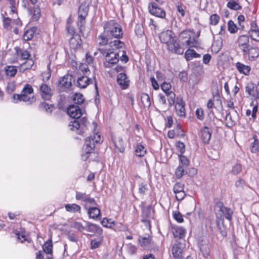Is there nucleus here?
Listing matches in <instances>:
<instances>
[{"mask_svg": "<svg viewBox=\"0 0 259 259\" xmlns=\"http://www.w3.org/2000/svg\"><path fill=\"white\" fill-rule=\"evenodd\" d=\"M249 34L253 39L259 41V30L249 31Z\"/></svg>", "mask_w": 259, "mask_h": 259, "instance_id": "338daca9", "label": "nucleus"}, {"mask_svg": "<svg viewBox=\"0 0 259 259\" xmlns=\"http://www.w3.org/2000/svg\"><path fill=\"white\" fill-rule=\"evenodd\" d=\"M227 6L229 9L233 10H238L241 9V6L238 2H228Z\"/></svg>", "mask_w": 259, "mask_h": 259, "instance_id": "c03bdc74", "label": "nucleus"}, {"mask_svg": "<svg viewBox=\"0 0 259 259\" xmlns=\"http://www.w3.org/2000/svg\"><path fill=\"white\" fill-rule=\"evenodd\" d=\"M148 9L150 13L152 15L161 18H165L166 15L165 12L159 6L158 4L155 2L151 3L149 4Z\"/></svg>", "mask_w": 259, "mask_h": 259, "instance_id": "1a4fd4ad", "label": "nucleus"}, {"mask_svg": "<svg viewBox=\"0 0 259 259\" xmlns=\"http://www.w3.org/2000/svg\"><path fill=\"white\" fill-rule=\"evenodd\" d=\"M216 207L219 208V211L224 215L226 219L231 221L233 211L231 208L225 206L221 202H219L216 204Z\"/></svg>", "mask_w": 259, "mask_h": 259, "instance_id": "9d476101", "label": "nucleus"}, {"mask_svg": "<svg viewBox=\"0 0 259 259\" xmlns=\"http://www.w3.org/2000/svg\"><path fill=\"white\" fill-rule=\"evenodd\" d=\"M72 100L75 104H71L67 107L64 108L62 104L59 102L58 103V107L59 109H61L62 111H66V113H84L86 111L82 106H80L84 101V99L82 94L80 93H75L73 95Z\"/></svg>", "mask_w": 259, "mask_h": 259, "instance_id": "7ed1b4c3", "label": "nucleus"}, {"mask_svg": "<svg viewBox=\"0 0 259 259\" xmlns=\"http://www.w3.org/2000/svg\"><path fill=\"white\" fill-rule=\"evenodd\" d=\"M65 208L66 211L73 213H75L76 212H80L81 209L80 206L75 203L66 204Z\"/></svg>", "mask_w": 259, "mask_h": 259, "instance_id": "c85d7f7f", "label": "nucleus"}, {"mask_svg": "<svg viewBox=\"0 0 259 259\" xmlns=\"http://www.w3.org/2000/svg\"><path fill=\"white\" fill-rule=\"evenodd\" d=\"M52 248L53 245L52 243V241L50 240V242H46L42 246L43 250L42 251L47 254H50L52 252Z\"/></svg>", "mask_w": 259, "mask_h": 259, "instance_id": "4c0bfd02", "label": "nucleus"}, {"mask_svg": "<svg viewBox=\"0 0 259 259\" xmlns=\"http://www.w3.org/2000/svg\"><path fill=\"white\" fill-rule=\"evenodd\" d=\"M38 108L42 112L51 113L53 112L55 107L53 104H49L45 102H42L39 104Z\"/></svg>", "mask_w": 259, "mask_h": 259, "instance_id": "4be33fe9", "label": "nucleus"}, {"mask_svg": "<svg viewBox=\"0 0 259 259\" xmlns=\"http://www.w3.org/2000/svg\"><path fill=\"white\" fill-rule=\"evenodd\" d=\"M184 168L183 166H179L176 170V176L178 179H180L182 177L184 174Z\"/></svg>", "mask_w": 259, "mask_h": 259, "instance_id": "5fc2aeb1", "label": "nucleus"}, {"mask_svg": "<svg viewBox=\"0 0 259 259\" xmlns=\"http://www.w3.org/2000/svg\"><path fill=\"white\" fill-rule=\"evenodd\" d=\"M228 30L231 33H236L237 31V27L232 20H229L228 22Z\"/></svg>", "mask_w": 259, "mask_h": 259, "instance_id": "de8ad7c7", "label": "nucleus"}, {"mask_svg": "<svg viewBox=\"0 0 259 259\" xmlns=\"http://www.w3.org/2000/svg\"><path fill=\"white\" fill-rule=\"evenodd\" d=\"M85 230L87 231L92 232V233H96V232H100L102 231V228L94 224L88 222H85Z\"/></svg>", "mask_w": 259, "mask_h": 259, "instance_id": "412c9836", "label": "nucleus"}, {"mask_svg": "<svg viewBox=\"0 0 259 259\" xmlns=\"http://www.w3.org/2000/svg\"><path fill=\"white\" fill-rule=\"evenodd\" d=\"M185 58L187 60H190L193 58H199L200 55L198 54L194 50L189 49L185 53Z\"/></svg>", "mask_w": 259, "mask_h": 259, "instance_id": "2f4dec72", "label": "nucleus"}, {"mask_svg": "<svg viewBox=\"0 0 259 259\" xmlns=\"http://www.w3.org/2000/svg\"><path fill=\"white\" fill-rule=\"evenodd\" d=\"M153 211L151 205L143 208L142 212V219H151L153 218Z\"/></svg>", "mask_w": 259, "mask_h": 259, "instance_id": "b1692460", "label": "nucleus"}, {"mask_svg": "<svg viewBox=\"0 0 259 259\" xmlns=\"http://www.w3.org/2000/svg\"><path fill=\"white\" fill-rule=\"evenodd\" d=\"M28 12L32 15V18L34 21H37L40 16V10L38 6H34L33 10L28 9Z\"/></svg>", "mask_w": 259, "mask_h": 259, "instance_id": "bb28decb", "label": "nucleus"}, {"mask_svg": "<svg viewBox=\"0 0 259 259\" xmlns=\"http://www.w3.org/2000/svg\"><path fill=\"white\" fill-rule=\"evenodd\" d=\"M89 11V7L86 4H81L78 9V17L85 18L87 16Z\"/></svg>", "mask_w": 259, "mask_h": 259, "instance_id": "a878e982", "label": "nucleus"}, {"mask_svg": "<svg viewBox=\"0 0 259 259\" xmlns=\"http://www.w3.org/2000/svg\"><path fill=\"white\" fill-rule=\"evenodd\" d=\"M68 115L73 119L69 124V126L70 127L72 131L77 130L80 127L82 128L83 127L88 126V122L87 118L85 117L80 118L82 114H74L73 116V114Z\"/></svg>", "mask_w": 259, "mask_h": 259, "instance_id": "423d86ee", "label": "nucleus"}, {"mask_svg": "<svg viewBox=\"0 0 259 259\" xmlns=\"http://www.w3.org/2000/svg\"><path fill=\"white\" fill-rule=\"evenodd\" d=\"M73 76L70 74L65 75L59 81L58 87L60 92H68L72 86Z\"/></svg>", "mask_w": 259, "mask_h": 259, "instance_id": "0eeeda50", "label": "nucleus"}, {"mask_svg": "<svg viewBox=\"0 0 259 259\" xmlns=\"http://www.w3.org/2000/svg\"><path fill=\"white\" fill-rule=\"evenodd\" d=\"M81 39L78 34H74L69 40V45L71 48L75 49L80 46Z\"/></svg>", "mask_w": 259, "mask_h": 259, "instance_id": "6ab92c4d", "label": "nucleus"}, {"mask_svg": "<svg viewBox=\"0 0 259 259\" xmlns=\"http://www.w3.org/2000/svg\"><path fill=\"white\" fill-rule=\"evenodd\" d=\"M168 97L167 100L169 103V104L172 105L175 103V94L172 91H170L169 92H167L166 94Z\"/></svg>", "mask_w": 259, "mask_h": 259, "instance_id": "6e6d98bb", "label": "nucleus"}, {"mask_svg": "<svg viewBox=\"0 0 259 259\" xmlns=\"http://www.w3.org/2000/svg\"><path fill=\"white\" fill-rule=\"evenodd\" d=\"M175 108L177 111H179L181 113L185 112V107L182 101L181 102L177 103L175 106Z\"/></svg>", "mask_w": 259, "mask_h": 259, "instance_id": "e2e57ef3", "label": "nucleus"}, {"mask_svg": "<svg viewBox=\"0 0 259 259\" xmlns=\"http://www.w3.org/2000/svg\"><path fill=\"white\" fill-rule=\"evenodd\" d=\"M85 19V18H78L77 26L81 33H82L84 30Z\"/></svg>", "mask_w": 259, "mask_h": 259, "instance_id": "09e8293b", "label": "nucleus"}, {"mask_svg": "<svg viewBox=\"0 0 259 259\" xmlns=\"http://www.w3.org/2000/svg\"><path fill=\"white\" fill-rule=\"evenodd\" d=\"M175 193L176 194V198L178 201L183 200L186 195L184 191Z\"/></svg>", "mask_w": 259, "mask_h": 259, "instance_id": "774afa93", "label": "nucleus"}, {"mask_svg": "<svg viewBox=\"0 0 259 259\" xmlns=\"http://www.w3.org/2000/svg\"><path fill=\"white\" fill-rule=\"evenodd\" d=\"M175 130L177 133V136L184 137L185 136L184 132L181 130V125L179 124H177L175 127Z\"/></svg>", "mask_w": 259, "mask_h": 259, "instance_id": "0e129e2a", "label": "nucleus"}, {"mask_svg": "<svg viewBox=\"0 0 259 259\" xmlns=\"http://www.w3.org/2000/svg\"><path fill=\"white\" fill-rule=\"evenodd\" d=\"M113 142L116 148L118 149L120 152L123 151V141L121 137L115 138L113 139Z\"/></svg>", "mask_w": 259, "mask_h": 259, "instance_id": "7c9ffc66", "label": "nucleus"}, {"mask_svg": "<svg viewBox=\"0 0 259 259\" xmlns=\"http://www.w3.org/2000/svg\"><path fill=\"white\" fill-rule=\"evenodd\" d=\"M236 66L238 70L241 73L247 75L249 73L250 71V67L248 65H245L240 62L236 63Z\"/></svg>", "mask_w": 259, "mask_h": 259, "instance_id": "393cba45", "label": "nucleus"}, {"mask_svg": "<svg viewBox=\"0 0 259 259\" xmlns=\"http://www.w3.org/2000/svg\"><path fill=\"white\" fill-rule=\"evenodd\" d=\"M216 223L218 230L223 237H226L227 233L226 232V227L224 225V219L222 217V214L219 216L217 214Z\"/></svg>", "mask_w": 259, "mask_h": 259, "instance_id": "ddd939ff", "label": "nucleus"}, {"mask_svg": "<svg viewBox=\"0 0 259 259\" xmlns=\"http://www.w3.org/2000/svg\"><path fill=\"white\" fill-rule=\"evenodd\" d=\"M173 217L178 223L183 222V215L179 211L174 212Z\"/></svg>", "mask_w": 259, "mask_h": 259, "instance_id": "680f3d73", "label": "nucleus"}, {"mask_svg": "<svg viewBox=\"0 0 259 259\" xmlns=\"http://www.w3.org/2000/svg\"><path fill=\"white\" fill-rule=\"evenodd\" d=\"M109 45L111 47H114L116 49L121 48L124 45V43L119 40V39H115L114 41H110Z\"/></svg>", "mask_w": 259, "mask_h": 259, "instance_id": "37998d69", "label": "nucleus"}, {"mask_svg": "<svg viewBox=\"0 0 259 259\" xmlns=\"http://www.w3.org/2000/svg\"><path fill=\"white\" fill-rule=\"evenodd\" d=\"M71 227L72 228L77 229L80 232H82L85 230V225L83 226L81 223L79 222H75L71 224Z\"/></svg>", "mask_w": 259, "mask_h": 259, "instance_id": "8fccbe9b", "label": "nucleus"}, {"mask_svg": "<svg viewBox=\"0 0 259 259\" xmlns=\"http://www.w3.org/2000/svg\"><path fill=\"white\" fill-rule=\"evenodd\" d=\"M94 139H93V142H92L90 140V138H87L85 140V143L82 149L81 158L83 160H87L90 154L94 150Z\"/></svg>", "mask_w": 259, "mask_h": 259, "instance_id": "6e6552de", "label": "nucleus"}, {"mask_svg": "<svg viewBox=\"0 0 259 259\" xmlns=\"http://www.w3.org/2000/svg\"><path fill=\"white\" fill-rule=\"evenodd\" d=\"M93 125L94 127V137H89V138H90V140L92 142H93V139H94V143H100L101 141V136L100 135H98L97 133L96 132V128L97 127V123L96 122H93Z\"/></svg>", "mask_w": 259, "mask_h": 259, "instance_id": "72a5a7b5", "label": "nucleus"}, {"mask_svg": "<svg viewBox=\"0 0 259 259\" xmlns=\"http://www.w3.org/2000/svg\"><path fill=\"white\" fill-rule=\"evenodd\" d=\"M249 57L255 58L259 56V51L256 48H250L248 52L245 53Z\"/></svg>", "mask_w": 259, "mask_h": 259, "instance_id": "e433bc0d", "label": "nucleus"}, {"mask_svg": "<svg viewBox=\"0 0 259 259\" xmlns=\"http://www.w3.org/2000/svg\"><path fill=\"white\" fill-rule=\"evenodd\" d=\"M3 22L4 27L8 30L11 29V24L13 23V20L8 17L3 16Z\"/></svg>", "mask_w": 259, "mask_h": 259, "instance_id": "a19ab883", "label": "nucleus"}, {"mask_svg": "<svg viewBox=\"0 0 259 259\" xmlns=\"http://www.w3.org/2000/svg\"><path fill=\"white\" fill-rule=\"evenodd\" d=\"M172 233L175 238L180 239L184 236L185 230L181 227H175L172 228Z\"/></svg>", "mask_w": 259, "mask_h": 259, "instance_id": "cd10ccee", "label": "nucleus"}, {"mask_svg": "<svg viewBox=\"0 0 259 259\" xmlns=\"http://www.w3.org/2000/svg\"><path fill=\"white\" fill-rule=\"evenodd\" d=\"M220 19V16L217 14H212L209 18L210 24L212 25H216L218 23Z\"/></svg>", "mask_w": 259, "mask_h": 259, "instance_id": "3c124183", "label": "nucleus"}, {"mask_svg": "<svg viewBox=\"0 0 259 259\" xmlns=\"http://www.w3.org/2000/svg\"><path fill=\"white\" fill-rule=\"evenodd\" d=\"M162 90L165 92V94L169 92L171 89V85L169 83L163 82L161 85Z\"/></svg>", "mask_w": 259, "mask_h": 259, "instance_id": "69168bd1", "label": "nucleus"}, {"mask_svg": "<svg viewBox=\"0 0 259 259\" xmlns=\"http://www.w3.org/2000/svg\"><path fill=\"white\" fill-rule=\"evenodd\" d=\"M117 81L122 89L127 88L129 85L130 80L125 73L119 74L117 76Z\"/></svg>", "mask_w": 259, "mask_h": 259, "instance_id": "2eb2a0df", "label": "nucleus"}, {"mask_svg": "<svg viewBox=\"0 0 259 259\" xmlns=\"http://www.w3.org/2000/svg\"><path fill=\"white\" fill-rule=\"evenodd\" d=\"M146 150L143 145L139 143L137 145V147L135 150L136 154L139 157L143 156L146 153Z\"/></svg>", "mask_w": 259, "mask_h": 259, "instance_id": "f704fd0d", "label": "nucleus"}, {"mask_svg": "<svg viewBox=\"0 0 259 259\" xmlns=\"http://www.w3.org/2000/svg\"><path fill=\"white\" fill-rule=\"evenodd\" d=\"M34 31L33 28L26 31L23 35V39L25 40H30L34 35Z\"/></svg>", "mask_w": 259, "mask_h": 259, "instance_id": "49530a36", "label": "nucleus"}, {"mask_svg": "<svg viewBox=\"0 0 259 259\" xmlns=\"http://www.w3.org/2000/svg\"><path fill=\"white\" fill-rule=\"evenodd\" d=\"M92 82V80L87 76H82L78 78L77 86L80 88H85Z\"/></svg>", "mask_w": 259, "mask_h": 259, "instance_id": "a211bd4d", "label": "nucleus"}, {"mask_svg": "<svg viewBox=\"0 0 259 259\" xmlns=\"http://www.w3.org/2000/svg\"><path fill=\"white\" fill-rule=\"evenodd\" d=\"M186 44L189 47H196L197 45V42L194 38L189 37L188 39L186 41Z\"/></svg>", "mask_w": 259, "mask_h": 259, "instance_id": "864d4df0", "label": "nucleus"}, {"mask_svg": "<svg viewBox=\"0 0 259 259\" xmlns=\"http://www.w3.org/2000/svg\"><path fill=\"white\" fill-rule=\"evenodd\" d=\"M33 91V89L30 84H25L21 91V94H15L13 95V102L18 103L20 102H24L28 105L32 104L36 101V97L32 95Z\"/></svg>", "mask_w": 259, "mask_h": 259, "instance_id": "f03ea898", "label": "nucleus"}, {"mask_svg": "<svg viewBox=\"0 0 259 259\" xmlns=\"http://www.w3.org/2000/svg\"><path fill=\"white\" fill-rule=\"evenodd\" d=\"M225 122L226 124L228 127H231L234 125L235 121L233 119L231 114H226L225 116Z\"/></svg>", "mask_w": 259, "mask_h": 259, "instance_id": "79ce46f5", "label": "nucleus"}, {"mask_svg": "<svg viewBox=\"0 0 259 259\" xmlns=\"http://www.w3.org/2000/svg\"><path fill=\"white\" fill-rule=\"evenodd\" d=\"M254 85L252 83H247L245 87V92L250 96L254 95Z\"/></svg>", "mask_w": 259, "mask_h": 259, "instance_id": "603ef678", "label": "nucleus"}, {"mask_svg": "<svg viewBox=\"0 0 259 259\" xmlns=\"http://www.w3.org/2000/svg\"><path fill=\"white\" fill-rule=\"evenodd\" d=\"M111 39L104 30L103 32L99 35L97 38L98 44L100 46H104L109 43Z\"/></svg>", "mask_w": 259, "mask_h": 259, "instance_id": "aec40b11", "label": "nucleus"}, {"mask_svg": "<svg viewBox=\"0 0 259 259\" xmlns=\"http://www.w3.org/2000/svg\"><path fill=\"white\" fill-rule=\"evenodd\" d=\"M104 30L111 39L112 38L119 39L123 36L121 26L114 20L105 23Z\"/></svg>", "mask_w": 259, "mask_h": 259, "instance_id": "20e7f679", "label": "nucleus"}, {"mask_svg": "<svg viewBox=\"0 0 259 259\" xmlns=\"http://www.w3.org/2000/svg\"><path fill=\"white\" fill-rule=\"evenodd\" d=\"M198 246L203 256L207 257L209 254L207 241L206 240H202L198 242Z\"/></svg>", "mask_w": 259, "mask_h": 259, "instance_id": "f3484780", "label": "nucleus"}, {"mask_svg": "<svg viewBox=\"0 0 259 259\" xmlns=\"http://www.w3.org/2000/svg\"><path fill=\"white\" fill-rule=\"evenodd\" d=\"M41 97L47 100H50L52 96L51 89L47 84L42 83L39 87Z\"/></svg>", "mask_w": 259, "mask_h": 259, "instance_id": "f8f14e48", "label": "nucleus"}, {"mask_svg": "<svg viewBox=\"0 0 259 259\" xmlns=\"http://www.w3.org/2000/svg\"><path fill=\"white\" fill-rule=\"evenodd\" d=\"M89 196V195H88L85 193L76 192L75 198L78 200H82L85 202L86 200L88 199Z\"/></svg>", "mask_w": 259, "mask_h": 259, "instance_id": "a18cd8bd", "label": "nucleus"}, {"mask_svg": "<svg viewBox=\"0 0 259 259\" xmlns=\"http://www.w3.org/2000/svg\"><path fill=\"white\" fill-rule=\"evenodd\" d=\"M173 256L175 258H180L182 256V248L177 244L173 246L171 249Z\"/></svg>", "mask_w": 259, "mask_h": 259, "instance_id": "473e14b6", "label": "nucleus"}, {"mask_svg": "<svg viewBox=\"0 0 259 259\" xmlns=\"http://www.w3.org/2000/svg\"><path fill=\"white\" fill-rule=\"evenodd\" d=\"M176 146L178 149L179 151L180 152V154H183L185 151V146L183 142L178 141L176 143Z\"/></svg>", "mask_w": 259, "mask_h": 259, "instance_id": "4d7b16f0", "label": "nucleus"}, {"mask_svg": "<svg viewBox=\"0 0 259 259\" xmlns=\"http://www.w3.org/2000/svg\"><path fill=\"white\" fill-rule=\"evenodd\" d=\"M254 140L253 142L251 143L250 146V151L252 153H255L258 151L259 147V141L257 139V136L254 135L253 137Z\"/></svg>", "mask_w": 259, "mask_h": 259, "instance_id": "c9c22d12", "label": "nucleus"}, {"mask_svg": "<svg viewBox=\"0 0 259 259\" xmlns=\"http://www.w3.org/2000/svg\"><path fill=\"white\" fill-rule=\"evenodd\" d=\"M88 213L90 218L96 219L100 217L101 211L97 207H91L88 209Z\"/></svg>", "mask_w": 259, "mask_h": 259, "instance_id": "5701e85b", "label": "nucleus"}, {"mask_svg": "<svg viewBox=\"0 0 259 259\" xmlns=\"http://www.w3.org/2000/svg\"><path fill=\"white\" fill-rule=\"evenodd\" d=\"M238 46L239 48L244 52L246 53L248 51L250 48L248 45L249 38L246 35H241L238 39Z\"/></svg>", "mask_w": 259, "mask_h": 259, "instance_id": "9b49d317", "label": "nucleus"}, {"mask_svg": "<svg viewBox=\"0 0 259 259\" xmlns=\"http://www.w3.org/2000/svg\"><path fill=\"white\" fill-rule=\"evenodd\" d=\"M211 130L207 126H204L201 130V138L203 142L208 144L211 136Z\"/></svg>", "mask_w": 259, "mask_h": 259, "instance_id": "dca6fc26", "label": "nucleus"}, {"mask_svg": "<svg viewBox=\"0 0 259 259\" xmlns=\"http://www.w3.org/2000/svg\"><path fill=\"white\" fill-rule=\"evenodd\" d=\"M4 70L6 75L10 77L14 76L17 72V68L14 66H7Z\"/></svg>", "mask_w": 259, "mask_h": 259, "instance_id": "c756f323", "label": "nucleus"}, {"mask_svg": "<svg viewBox=\"0 0 259 259\" xmlns=\"http://www.w3.org/2000/svg\"><path fill=\"white\" fill-rule=\"evenodd\" d=\"M101 224L105 227L112 228L115 225V223L111 219L104 218L101 221Z\"/></svg>", "mask_w": 259, "mask_h": 259, "instance_id": "ea45409f", "label": "nucleus"}, {"mask_svg": "<svg viewBox=\"0 0 259 259\" xmlns=\"http://www.w3.org/2000/svg\"><path fill=\"white\" fill-rule=\"evenodd\" d=\"M141 99L142 103L145 107H148L150 106V99L148 94H142L141 95Z\"/></svg>", "mask_w": 259, "mask_h": 259, "instance_id": "58836bf2", "label": "nucleus"}, {"mask_svg": "<svg viewBox=\"0 0 259 259\" xmlns=\"http://www.w3.org/2000/svg\"><path fill=\"white\" fill-rule=\"evenodd\" d=\"M147 184L141 183L139 185V193L141 195H144L147 190Z\"/></svg>", "mask_w": 259, "mask_h": 259, "instance_id": "bf43d9fd", "label": "nucleus"}, {"mask_svg": "<svg viewBox=\"0 0 259 259\" xmlns=\"http://www.w3.org/2000/svg\"><path fill=\"white\" fill-rule=\"evenodd\" d=\"M98 51L105 56V61L104 64L106 67H109L108 64H115L119 61V54L114 51L113 49L99 48Z\"/></svg>", "mask_w": 259, "mask_h": 259, "instance_id": "39448f33", "label": "nucleus"}, {"mask_svg": "<svg viewBox=\"0 0 259 259\" xmlns=\"http://www.w3.org/2000/svg\"><path fill=\"white\" fill-rule=\"evenodd\" d=\"M159 37L162 43L166 44V48L169 52L179 55L183 53L184 49L177 42L172 31L167 30L163 31L159 34Z\"/></svg>", "mask_w": 259, "mask_h": 259, "instance_id": "f257e3e1", "label": "nucleus"}, {"mask_svg": "<svg viewBox=\"0 0 259 259\" xmlns=\"http://www.w3.org/2000/svg\"><path fill=\"white\" fill-rule=\"evenodd\" d=\"M184 185L181 183H177L175 184L174 187V193H178L179 192L184 191Z\"/></svg>", "mask_w": 259, "mask_h": 259, "instance_id": "13d9d810", "label": "nucleus"}, {"mask_svg": "<svg viewBox=\"0 0 259 259\" xmlns=\"http://www.w3.org/2000/svg\"><path fill=\"white\" fill-rule=\"evenodd\" d=\"M242 170V166L240 164H236L232 168V172L234 175L238 174Z\"/></svg>", "mask_w": 259, "mask_h": 259, "instance_id": "052dcab7", "label": "nucleus"}, {"mask_svg": "<svg viewBox=\"0 0 259 259\" xmlns=\"http://www.w3.org/2000/svg\"><path fill=\"white\" fill-rule=\"evenodd\" d=\"M139 240L141 246L143 248L146 249H149L151 247L152 243V240L149 235H148L147 237L140 236Z\"/></svg>", "mask_w": 259, "mask_h": 259, "instance_id": "4468645a", "label": "nucleus"}]
</instances>
